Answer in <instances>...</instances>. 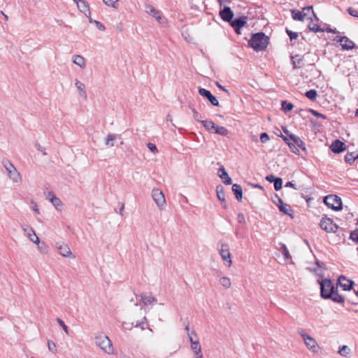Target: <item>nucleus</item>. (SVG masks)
Returning a JSON list of instances; mask_svg holds the SVG:
<instances>
[{
	"instance_id": "nucleus-1",
	"label": "nucleus",
	"mask_w": 358,
	"mask_h": 358,
	"mask_svg": "<svg viewBox=\"0 0 358 358\" xmlns=\"http://www.w3.org/2000/svg\"><path fill=\"white\" fill-rule=\"evenodd\" d=\"M317 268H307L310 272L315 273L316 275H320L317 281L320 285L321 296L324 299H331L336 301V295L334 294V287L331 280L324 278L322 279V273L321 266L317 262Z\"/></svg>"
},
{
	"instance_id": "nucleus-2",
	"label": "nucleus",
	"mask_w": 358,
	"mask_h": 358,
	"mask_svg": "<svg viewBox=\"0 0 358 358\" xmlns=\"http://www.w3.org/2000/svg\"><path fill=\"white\" fill-rule=\"evenodd\" d=\"M268 43V37L263 32L253 34L249 41L250 46L257 52L264 50L267 47Z\"/></svg>"
},
{
	"instance_id": "nucleus-3",
	"label": "nucleus",
	"mask_w": 358,
	"mask_h": 358,
	"mask_svg": "<svg viewBox=\"0 0 358 358\" xmlns=\"http://www.w3.org/2000/svg\"><path fill=\"white\" fill-rule=\"evenodd\" d=\"M95 343L105 353L108 355H113L114 353L112 342L104 334H99L95 336Z\"/></svg>"
},
{
	"instance_id": "nucleus-4",
	"label": "nucleus",
	"mask_w": 358,
	"mask_h": 358,
	"mask_svg": "<svg viewBox=\"0 0 358 358\" xmlns=\"http://www.w3.org/2000/svg\"><path fill=\"white\" fill-rule=\"evenodd\" d=\"M298 334L301 336L304 345L310 352L313 353H318L320 352V347L316 340L306 333L305 330L303 329H299L298 330Z\"/></svg>"
},
{
	"instance_id": "nucleus-5",
	"label": "nucleus",
	"mask_w": 358,
	"mask_h": 358,
	"mask_svg": "<svg viewBox=\"0 0 358 358\" xmlns=\"http://www.w3.org/2000/svg\"><path fill=\"white\" fill-rule=\"evenodd\" d=\"M3 166L7 171L8 177L14 183H21L22 178L20 172L17 170L15 166L8 159L2 161Z\"/></svg>"
},
{
	"instance_id": "nucleus-6",
	"label": "nucleus",
	"mask_w": 358,
	"mask_h": 358,
	"mask_svg": "<svg viewBox=\"0 0 358 358\" xmlns=\"http://www.w3.org/2000/svg\"><path fill=\"white\" fill-rule=\"evenodd\" d=\"M218 251L222 260L224 262V264L228 267H230L233 262L229 245L226 243H219Z\"/></svg>"
},
{
	"instance_id": "nucleus-7",
	"label": "nucleus",
	"mask_w": 358,
	"mask_h": 358,
	"mask_svg": "<svg viewBox=\"0 0 358 358\" xmlns=\"http://www.w3.org/2000/svg\"><path fill=\"white\" fill-rule=\"evenodd\" d=\"M152 197L156 205L160 209L166 206V199L164 193L159 188H154L152 191Z\"/></svg>"
},
{
	"instance_id": "nucleus-8",
	"label": "nucleus",
	"mask_w": 358,
	"mask_h": 358,
	"mask_svg": "<svg viewBox=\"0 0 358 358\" xmlns=\"http://www.w3.org/2000/svg\"><path fill=\"white\" fill-rule=\"evenodd\" d=\"M337 42L340 43L343 50H350L355 48V43L346 36L337 35Z\"/></svg>"
},
{
	"instance_id": "nucleus-9",
	"label": "nucleus",
	"mask_w": 358,
	"mask_h": 358,
	"mask_svg": "<svg viewBox=\"0 0 358 358\" xmlns=\"http://www.w3.org/2000/svg\"><path fill=\"white\" fill-rule=\"evenodd\" d=\"M320 227L327 233L334 232L336 224L332 219L324 217L320 221Z\"/></svg>"
},
{
	"instance_id": "nucleus-10",
	"label": "nucleus",
	"mask_w": 358,
	"mask_h": 358,
	"mask_svg": "<svg viewBox=\"0 0 358 358\" xmlns=\"http://www.w3.org/2000/svg\"><path fill=\"white\" fill-rule=\"evenodd\" d=\"M354 285V281L347 278L344 275H340L337 278V287L340 286L345 291H350Z\"/></svg>"
},
{
	"instance_id": "nucleus-11",
	"label": "nucleus",
	"mask_w": 358,
	"mask_h": 358,
	"mask_svg": "<svg viewBox=\"0 0 358 358\" xmlns=\"http://www.w3.org/2000/svg\"><path fill=\"white\" fill-rule=\"evenodd\" d=\"M342 210H344L345 213L344 220H351L354 216L352 213L350 211V209L348 208V206H343L341 199L337 196V212L341 211Z\"/></svg>"
},
{
	"instance_id": "nucleus-12",
	"label": "nucleus",
	"mask_w": 358,
	"mask_h": 358,
	"mask_svg": "<svg viewBox=\"0 0 358 358\" xmlns=\"http://www.w3.org/2000/svg\"><path fill=\"white\" fill-rule=\"evenodd\" d=\"M247 23V17L243 16L231 20L230 22L231 26L234 28L236 34H241V29L244 27Z\"/></svg>"
},
{
	"instance_id": "nucleus-13",
	"label": "nucleus",
	"mask_w": 358,
	"mask_h": 358,
	"mask_svg": "<svg viewBox=\"0 0 358 358\" xmlns=\"http://www.w3.org/2000/svg\"><path fill=\"white\" fill-rule=\"evenodd\" d=\"M56 248L59 253L64 257H73L72 252L69 245L64 242L56 243Z\"/></svg>"
},
{
	"instance_id": "nucleus-14",
	"label": "nucleus",
	"mask_w": 358,
	"mask_h": 358,
	"mask_svg": "<svg viewBox=\"0 0 358 358\" xmlns=\"http://www.w3.org/2000/svg\"><path fill=\"white\" fill-rule=\"evenodd\" d=\"M199 94L203 96V97H206L209 101L210 103L214 106H219V101L217 99V98L213 96L210 91L204 89V88H199Z\"/></svg>"
},
{
	"instance_id": "nucleus-15",
	"label": "nucleus",
	"mask_w": 358,
	"mask_h": 358,
	"mask_svg": "<svg viewBox=\"0 0 358 358\" xmlns=\"http://www.w3.org/2000/svg\"><path fill=\"white\" fill-rule=\"evenodd\" d=\"M145 12L148 13L149 15L153 16L158 22L162 24L163 23V17L162 13L155 9L152 5L147 4L145 5Z\"/></svg>"
},
{
	"instance_id": "nucleus-16",
	"label": "nucleus",
	"mask_w": 358,
	"mask_h": 358,
	"mask_svg": "<svg viewBox=\"0 0 358 358\" xmlns=\"http://www.w3.org/2000/svg\"><path fill=\"white\" fill-rule=\"evenodd\" d=\"M22 231H24L25 236L30 240V241L35 243H38V237L37 236L35 231L31 227H28L27 226H22Z\"/></svg>"
},
{
	"instance_id": "nucleus-17",
	"label": "nucleus",
	"mask_w": 358,
	"mask_h": 358,
	"mask_svg": "<svg viewBox=\"0 0 358 358\" xmlns=\"http://www.w3.org/2000/svg\"><path fill=\"white\" fill-rule=\"evenodd\" d=\"M46 198L51 202L57 210H62L63 203L62 201L57 197L52 192H49Z\"/></svg>"
},
{
	"instance_id": "nucleus-18",
	"label": "nucleus",
	"mask_w": 358,
	"mask_h": 358,
	"mask_svg": "<svg viewBox=\"0 0 358 358\" xmlns=\"http://www.w3.org/2000/svg\"><path fill=\"white\" fill-rule=\"evenodd\" d=\"M77 5L78 9L85 15L86 17H90V10L89 4L85 0H73Z\"/></svg>"
},
{
	"instance_id": "nucleus-19",
	"label": "nucleus",
	"mask_w": 358,
	"mask_h": 358,
	"mask_svg": "<svg viewBox=\"0 0 358 358\" xmlns=\"http://www.w3.org/2000/svg\"><path fill=\"white\" fill-rule=\"evenodd\" d=\"M220 15L222 20L231 22L234 17V13L229 6H224V8L220 11Z\"/></svg>"
},
{
	"instance_id": "nucleus-20",
	"label": "nucleus",
	"mask_w": 358,
	"mask_h": 358,
	"mask_svg": "<svg viewBox=\"0 0 358 358\" xmlns=\"http://www.w3.org/2000/svg\"><path fill=\"white\" fill-rule=\"evenodd\" d=\"M218 176L222 180L223 182L226 185H231L232 183L231 178L229 176L227 172L225 171L224 166H221L217 172Z\"/></svg>"
},
{
	"instance_id": "nucleus-21",
	"label": "nucleus",
	"mask_w": 358,
	"mask_h": 358,
	"mask_svg": "<svg viewBox=\"0 0 358 358\" xmlns=\"http://www.w3.org/2000/svg\"><path fill=\"white\" fill-rule=\"evenodd\" d=\"M277 201L280 202V204H278V206L280 210V212L283 213L285 215H292L291 213L292 212V208L289 205L285 204L283 203L282 200L278 196H275Z\"/></svg>"
},
{
	"instance_id": "nucleus-22",
	"label": "nucleus",
	"mask_w": 358,
	"mask_h": 358,
	"mask_svg": "<svg viewBox=\"0 0 358 358\" xmlns=\"http://www.w3.org/2000/svg\"><path fill=\"white\" fill-rule=\"evenodd\" d=\"M324 203L329 208L336 210V194H330L324 198Z\"/></svg>"
},
{
	"instance_id": "nucleus-23",
	"label": "nucleus",
	"mask_w": 358,
	"mask_h": 358,
	"mask_svg": "<svg viewBox=\"0 0 358 358\" xmlns=\"http://www.w3.org/2000/svg\"><path fill=\"white\" fill-rule=\"evenodd\" d=\"M72 62L74 64L80 66L81 69H85L86 66V60L82 55H73L72 57Z\"/></svg>"
},
{
	"instance_id": "nucleus-24",
	"label": "nucleus",
	"mask_w": 358,
	"mask_h": 358,
	"mask_svg": "<svg viewBox=\"0 0 358 358\" xmlns=\"http://www.w3.org/2000/svg\"><path fill=\"white\" fill-rule=\"evenodd\" d=\"M75 85L78 91L79 95L84 99H87V92L85 91V84L76 79L75 80Z\"/></svg>"
},
{
	"instance_id": "nucleus-25",
	"label": "nucleus",
	"mask_w": 358,
	"mask_h": 358,
	"mask_svg": "<svg viewBox=\"0 0 358 358\" xmlns=\"http://www.w3.org/2000/svg\"><path fill=\"white\" fill-rule=\"evenodd\" d=\"M292 17L294 20L298 21H304L306 20V17L307 16V13L302 11H299L296 10H292Z\"/></svg>"
},
{
	"instance_id": "nucleus-26",
	"label": "nucleus",
	"mask_w": 358,
	"mask_h": 358,
	"mask_svg": "<svg viewBox=\"0 0 358 358\" xmlns=\"http://www.w3.org/2000/svg\"><path fill=\"white\" fill-rule=\"evenodd\" d=\"M217 196V199L222 202L224 206V208H226V201L224 198V187L222 185H218L216 187Z\"/></svg>"
},
{
	"instance_id": "nucleus-27",
	"label": "nucleus",
	"mask_w": 358,
	"mask_h": 358,
	"mask_svg": "<svg viewBox=\"0 0 358 358\" xmlns=\"http://www.w3.org/2000/svg\"><path fill=\"white\" fill-rule=\"evenodd\" d=\"M232 191L234 193L236 198L238 201H241L243 198V189L241 185L234 184L232 186Z\"/></svg>"
},
{
	"instance_id": "nucleus-28",
	"label": "nucleus",
	"mask_w": 358,
	"mask_h": 358,
	"mask_svg": "<svg viewBox=\"0 0 358 358\" xmlns=\"http://www.w3.org/2000/svg\"><path fill=\"white\" fill-rule=\"evenodd\" d=\"M141 298L143 303L145 306L152 304V303L156 302V301H157V299L154 296H152L150 294H142L141 295Z\"/></svg>"
},
{
	"instance_id": "nucleus-29",
	"label": "nucleus",
	"mask_w": 358,
	"mask_h": 358,
	"mask_svg": "<svg viewBox=\"0 0 358 358\" xmlns=\"http://www.w3.org/2000/svg\"><path fill=\"white\" fill-rule=\"evenodd\" d=\"M290 139L293 141V143L296 145L298 147L305 150V143L299 137L294 134L289 135Z\"/></svg>"
},
{
	"instance_id": "nucleus-30",
	"label": "nucleus",
	"mask_w": 358,
	"mask_h": 358,
	"mask_svg": "<svg viewBox=\"0 0 358 358\" xmlns=\"http://www.w3.org/2000/svg\"><path fill=\"white\" fill-rule=\"evenodd\" d=\"M356 159H358V152H348L345 156V162L349 164H352Z\"/></svg>"
},
{
	"instance_id": "nucleus-31",
	"label": "nucleus",
	"mask_w": 358,
	"mask_h": 358,
	"mask_svg": "<svg viewBox=\"0 0 358 358\" xmlns=\"http://www.w3.org/2000/svg\"><path fill=\"white\" fill-rule=\"evenodd\" d=\"M338 353H339L341 356L349 357L352 353V350L348 345H344L339 347Z\"/></svg>"
},
{
	"instance_id": "nucleus-32",
	"label": "nucleus",
	"mask_w": 358,
	"mask_h": 358,
	"mask_svg": "<svg viewBox=\"0 0 358 358\" xmlns=\"http://www.w3.org/2000/svg\"><path fill=\"white\" fill-rule=\"evenodd\" d=\"M117 135L115 134H108L105 138V145L109 147L114 146V142L116 140Z\"/></svg>"
},
{
	"instance_id": "nucleus-33",
	"label": "nucleus",
	"mask_w": 358,
	"mask_h": 358,
	"mask_svg": "<svg viewBox=\"0 0 358 358\" xmlns=\"http://www.w3.org/2000/svg\"><path fill=\"white\" fill-rule=\"evenodd\" d=\"M201 123L203 124V126L208 131H211L213 132L215 131V129L217 126L214 122H213L210 120H203L201 121Z\"/></svg>"
},
{
	"instance_id": "nucleus-34",
	"label": "nucleus",
	"mask_w": 358,
	"mask_h": 358,
	"mask_svg": "<svg viewBox=\"0 0 358 358\" xmlns=\"http://www.w3.org/2000/svg\"><path fill=\"white\" fill-rule=\"evenodd\" d=\"M302 62V58H301L299 55L292 57V63L294 69L301 68Z\"/></svg>"
},
{
	"instance_id": "nucleus-35",
	"label": "nucleus",
	"mask_w": 358,
	"mask_h": 358,
	"mask_svg": "<svg viewBox=\"0 0 358 358\" xmlns=\"http://www.w3.org/2000/svg\"><path fill=\"white\" fill-rule=\"evenodd\" d=\"M35 244L37 245L38 250L41 252V253L44 255L48 254V247L45 243H41L40 241L38 240V243H35Z\"/></svg>"
},
{
	"instance_id": "nucleus-36",
	"label": "nucleus",
	"mask_w": 358,
	"mask_h": 358,
	"mask_svg": "<svg viewBox=\"0 0 358 358\" xmlns=\"http://www.w3.org/2000/svg\"><path fill=\"white\" fill-rule=\"evenodd\" d=\"M220 283L226 289H229L231 285L230 278L226 276H223L220 279Z\"/></svg>"
},
{
	"instance_id": "nucleus-37",
	"label": "nucleus",
	"mask_w": 358,
	"mask_h": 358,
	"mask_svg": "<svg viewBox=\"0 0 358 358\" xmlns=\"http://www.w3.org/2000/svg\"><path fill=\"white\" fill-rule=\"evenodd\" d=\"M214 133L225 136L229 134V131L224 127L217 125Z\"/></svg>"
},
{
	"instance_id": "nucleus-38",
	"label": "nucleus",
	"mask_w": 358,
	"mask_h": 358,
	"mask_svg": "<svg viewBox=\"0 0 358 358\" xmlns=\"http://www.w3.org/2000/svg\"><path fill=\"white\" fill-rule=\"evenodd\" d=\"M305 95L310 100L315 101L317 96V92L315 90H310L307 91Z\"/></svg>"
},
{
	"instance_id": "nucleus-39",
	"label": "nucleus",
	"mask_w": 358,
	"mask_h": 358,
	"mask_svg": "<svg viewBox=\"0 0 358 358\" xmlns=\"http://www.w3.org/2000/svg\"><path fill=\"white\" fill-rule=\"evenodd\" d=\"M104 4L115 9L118 8L119 0H103Z\"/></svg>"
},
{
	"instance_id": "nucleus-40",
	"label": "nucleus",
	"mask_w": 358,
	"mask_h": 358,
	"mask_svg": "<svg viewBox=\"0 0 358 358\" xmlns=\"http://www.w3.org/2000/svg\"><path fill=\"white\" fill-rule=\"evenodd\" d=\"M309 18L312 20L310 17ZM308 27L310 31H313L314 32L322 31V29H320L317 24L313 22V20H311L310 23H309Z\"/></svg>"
},
{
	"instance_id": "nucleus-41",
	"label": "nucleus",
	"mask_w": 358,
	"mask_h": 358,
	"mask_svg": "<svg viewBox=\"0 0 358 358\" xmlns=\"http://www.w3.org/2000/svg\"><path fill=\"white\" fill-rule=\"evenodd\" d=\"M280 245L281 246V250H282V255H283L285 259H288L291 258V255L289 252V250H288L287 246L283 243H280Z\"/></svg>"
},
{
	"instance_id": "nucleus-42",
	"label": "nucleus",
	"mask_w": 358,
	"mask_h": 358,
	"mask_svg": "<svg viewBox=\"0 0 358 358\" xmlns=\"http://www.w3.org/2000/svg\"><path fill=\"white\" fill-rule=\"evenodd\" d=\"M293 107L294 106L291 103H288L286 101L282 102V109L286 113L290 111Z\"/></svg>"
},
{
	"instance_id": "nucleus-43",
	"label": "nucleus",
	"mask_w": 358,
	"mask_h": 358,
	"mask_svg": "<svg viewBox=\"0 0 358 358\" xmlns=\"http://www.w3.org/2000/svg\"><path fill=\"white\" fill-rule=\"evenodd\" d=\"M347 149L346 145L337 139V154L345 151Z\"/></svg>"
},
{
	"instance_id": "nucleus-44",
	"label": "nucleus",
	"mask_w": 358,
	"mask_h": 358,
	"mask_svg": "<svg viewBox=\"0 0 358 358\" xmlns=\"http://www.w3.org/2000/svg\"><path fill=\"white\" fill-rule=\"evenodd\" d=\"M48 348L51 352H52L53 354H56L57 347L55 343L52 341L49 340L48 341Z\"/></svg>"
},
{
	"instance_id": "nucleus-45",
	"label": "nucleus",
	"mask_w": 358,
	"mask_h": 358,
	"mask_svg": "<svg viewBox=\"0 0 358 358\" xmlns=\"http://www.w3.org/2000/svg\"><path fill=\"white\" fill-rule=\"evenodd\" d=\"M191 349L193 351V352L201 350V348L199 342L198 341H192Z\"/></svg>"
},
{
	"instance_id": "nucleus-46",
	"label": "nucleus",
	"mask_w": 358,
	"mask_h": 358,
	"mask_svg": "<svg viewBox=\"0 0 358 358\" xmlns=\"http://www.w3.org/2000/svg\"><path fill=\"white\" fill-rule=\"evenodd\" d=\"M273 185L276 191L281 189L282 186V180L280 178H278L273 182Z\"/></svg>"
},
{
	"instance_id": "nucleus-47",
	"label": "nucleus",
	"mask_w": 358,
	"mask_h": 358,
	"mask_svg": "<svg viewBox=\"0 0 358 358\" xmlns=\"http://www.w3.org/2000/svg\"><path fill=\"white\" fill-rule=\"evenodd\" d=\"M57 322L58 324L63 329L64 332L66 334H69V327L65 324L64 321L58 317V318H57Z\"/></svg>"
},
{
	"instance_id": "nucleus-48",
	"label": "nucleus",
	"mask_w": 358,
	"mask_h": 358,
	"mask_svg": "<svg viewBox=\"0 0 358 358\" xmlns=\"http://www.w3.org/2000/svg\"><path fill=\"white\" fill-rule=\"evenodd\" d=\"M285 141L287 143L290 149L292 150V152L295 154L299 152V150L296 148L295 144L293 143H289L288 141V139L287 138H284Z\"/></svg>"
},
{
	"instance_id": "nucleus-49",
	"label": "nucleus",
	"mask_w": 358,
	"mask_h": 358,
	"mask_svg": "<svg viewBox=\"0 0 358 358\" xmlns=\"http://www.w3.org/2000/svg\"><path fill=\"white\" fill-rule=\"evenodd\" d=\"M350 238L353 241L358 243V229L351 232Z\"/></svg>"
},
{
	"instance_id": "nucleus-50",
	"label": "nucleus",
	"mask_w": 358,
	"mask_h": 358,
	"mask_svg": "<svg viewBox=\"0 0 358 358\" xmlns=\"http://www.w3.org/2000/svg\"><path fill=\"white\" fill-rule=\"evenodd\" d=\"M303 12L304 13H307V15H308L309 13L311 12L312 13V15L314 16V17L315 18V20L317 21L318 20V18L317 17V16L315 15V14L313 12V6H308L306 8H304L303 9Z\"/></svg>"
},
{
	"instance_id": "nucleus-51",
	"label": "nucleus",
	"mask_w": 358,
	"mask_h": 358,
	"mask_svg": "<svg viewBox=\"0 0 358 358\" xmlns=\"http://www.w3.org/2000/svg\"><path fill=\"white\" fill-rule=\"evenodd\" d=\"M193 117L195 120L200 122L201 120V115L194 109L192 108Z\"/></svg>"
},
{
	"instance_id": "nucleus-52",
	"label": "nucleus",
	"mask_w": 358,
	"mask_h": 358,
	"mask_svg": "<svg viewBox=\"0 0 358 358\" xmlns=\"http://www.w3.org/2000/svg\"><path fill=\"white\" fill-rule=\"evenodd\" d=\"M147 147L153 153H157L158 152L157 146L152 143H148L147 144Z\"/></svg>"
},
{
	"instance_id": "nucleus-53",
	"label": "nucleus",
	"mask_w": 358,
	"mask_h": 358,
	"mask_svg": "<svg viewBox=\"0 0 358 358\" xmlns=\"http://www.w3.org/2000/svg\"><path fill=\"white\" fill-rule=\"evenodd\" d=\"M269 140V136L266 133H262L260 135V141L262 143H265Z\"/></svg>"
},
{
	"instance_id": "nucleus-54",
	"label": "nucleus",
	"mask_w": 358,
	"mask_h": 358,
	"mask_svg": "<svg viewBox=\"0 0 358 358\" xmlns=\"http://www.w3.org/2000/svg\"><path fill=\"white\" fill-rule=\"evenodd\" d=\"M348 10L350 15L358 17V10L353 8H349Z\"/></svg>"
},
{
	"instance_id": "nucleus-55",
	"label": "nucleus",
	"mask_w": 358,
	"mask_h": 358,
	"mask_svg": "<svg viewBox=\"0 0 358 358\" xmlns=\"http://www.w3.org/2000/svg\"><path fill=\"white\" fill-rule=\"evenodd\" d=\"M287 33L289 35L291 40L296 39L298 37V34L296 32H293L290 30H287Z\"/></svg>"
},
{
	"instance_id": "nucleus-56",
	"label": "nucleus",
	"mask_w": 358,
	"mask_h": 358,
	"mask_svg": "<svg viewBox=\"0 0 358 358\" xmlns=\"http://www.w3.org/2000/svg\"><path fill=\"white\" fill-rule=\"evenodd\" d=\"M96 27H97L98 29L101 30V31H104L105 30V26L101 23L99 21H94V23Z\"/></svg>"
},
{
	"instance_id": "nucleus-57",
	"label": "nucleus",
	"mask_w": 358,
	"mask_h": 358,
	"mask_svg": "<svg viewBox=\"0 0 358 358\" xmlns=\"http://www.w3.org/2000/svg\"><path fill=\"white\" fill-rule=\"evenodd\" d=\"M278 178L275 177L273 175L271 174V175H268L266 177V180L267 181H268L269 182H274L275 181V180L277 179Z\"/></svg>"
},
{
	"instance_id": "nucleus-58",
	"label": "nucleus",
	"mask_w": 358,
	"mask_h": 358,
	"mask_svg": "<svg viewBox=\"0 0 358 358\" xmlns=\"http://www.w3.org/2000/svg\"><path fill=\"white\" fill-rule=\"evenodd\" d=\"M31 203L33 205V207H32L33 210L35 211L36 213L39 214L40 211H39V209L38 208L37 203L35 201H31Z\"/></svg>"
},
{
	"instance_id": "nucleus-59",
	"label": "nucleus",
	"mask_w": 358,
	"mask_h": 358,
	"mask_svg": "<svg viewBox=\"0 0 358 358\" xmlns=\"http://www.w3.org/2000/svg\"><path fill=\"white\" fill-rule=\"evenodd\" d=\"M238 221L240 223H244L245 222V217L243 213H238L237 217Z\"/></svg>"
},
{
	"instance_id": "nucleus-60",
	"label": "nucleus",
	"mask_w": 358,
	"mask_h": 358,
	"mask_svg": "<svg viewBox=\"0 0 358 358\" xmlns=\"http://www.w3.org/2000/svg\"><path fill=\"white\" fill-rule=\"evenodd\" d=\"M310 112L313 114L314 115H315L316 117H322V118H324V115H322V114H320L318 112H317L316 110H310Z\"/></svg>"
},
{
	"instance_id": "nucleus-61",
	"label": "nucleus",
	"mask_w": 358,
	"mask_h": 358,
	"mask_svg": "<svg viewBox=\"0 0 358 358\" xmlns=\"http://www.w3.org/2000/svg\"><path fill=\"white\" fill-rule=\"evenodd\" d=\"M195 358H203L201 350L194 352Z\"/></svg>"
},
{
	"instance_id": "nucleus-62",
	"label": "nucleus",
	"mask_w": 358,
	"mask_h": 358,
	"mask_svg": "<svg viewBox=\"0 0 358 358\" xmlns=\"http://www.w3.org/2000/svg\"><path fill=\"white\" fill-rule=\"evenodd\" d=\"M330 149L332 151V152L336 153V140L332 141L330 145Z\"/></svg>"
},
{
	"instance_id": "nucleus-63",
	"label": "nucleus",
	"mask_w": 358,
	"mask_h": 358,
	"mask_svg": "<svg viewBox=\"0 0 358 358\" xmlns=\"http://www.w3.org/2000/svg\"><path fill=\"white\" fill-rule=\"evenodd\" d=\"M286 187H292L295 189H297V188L296 187V185L295 184H294L292 182H287L285 185Z\"/></svg>"
},
{
	"instance_id": "nucleus-64",
	"label": "nucleus",
	"mask_w": 358,
	"mask_h": 358,
	"mask_svg": "<svg viewBox=\"0 0 358 358\" xmlns=\"http://www.w3.org/2000/svg\"><path fill=\"white\" fill-rule=\"evenodd\" d=\"M344 300H345L344 296H343L342 295H340L337 293V303H342L344 301Z\"/></svg>"
}]
</instances>
